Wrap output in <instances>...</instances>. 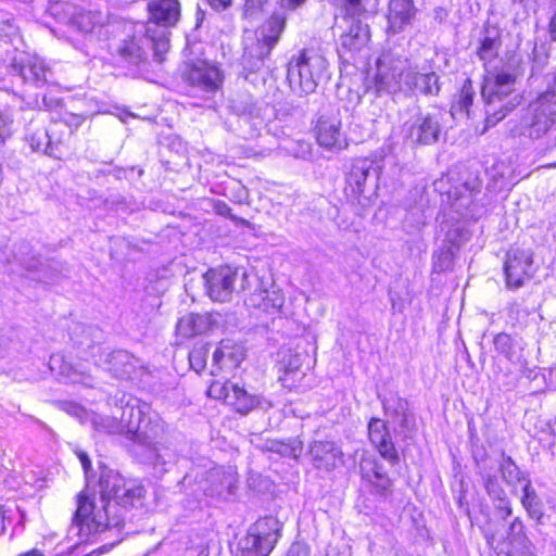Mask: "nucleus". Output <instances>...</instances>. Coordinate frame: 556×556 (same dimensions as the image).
<instances>
[{
  "label": "nucleus",
  "mask_w": 556,
  "mask_h": 556,
  "mask_svg": "<svg viewBox=\"0 0 556 556\" xmlns=\"http://www.w3.org/2000/svg\"><path fill=\"white\" fill-rule=\"evenodd\" d=\"M86 477V489L77 495V507L70 534L77 543L91 541L106 530L119 528L124 521L122 508L136 506L143 496V488L136 480H126L118 472L103 468L99 479V497L90 492L91 462L87 453L75 452Z\"/></svg>",
  "instance_id": "obj_1"
},
{
  "label": "nucleus",
  "mask_w": 556,
  "mask_h": 556,
  "mask_svg": "<svg viewBox=\"0 0 556 556\" xmlns=\"http://www.w3.org/2000/svg\"><path fill=\"white\" fill-rule=\"evenodd\" d=\"M63 409L81 425L104 434H123L134 443L132 454L143 464L157 468L167 463L168 453H162L161 441L166 433V425L160 414L149 404L126 405L122 422L115 417L87 409L83 405L68 402Z\"/></svg>",
  "instance_id": "obj_2"
},
{
  "label": "nucleus",
  "mask_w": 556,
  "mask_h": 556,
  "mask_svg": "<svg viewBox=\"0 0 556 556\" xmlns=\"http://www.w3.org/2000/svg\"><path fill=\"white\" fill-rule=\"evenodd\" d=\"M369 89L378 96L396 92L432 96L439 92L438 76L434 72H421L407 59L387 51L376 62V73L370 80Z\"/></svg>",
  "instance_id": "obj_3"
},
{
  "label": "nucleus",
  "mask_w": 556,
  "mask_h": 556,
  "mask_svg": "<svg viewBox=\"0 0 556 556\" xmlns=\"http://www.w3.org/2000/svg\"><path fill=\"white\" fill-rule=\"evenodd\" d=\"M516 75L507 67L488 68L481 87L485 102L486 124L493 126L520 102L516 91Z\"/></svg>",
  "instance_id": "obj_4"
},
{
  "label": "nucleus",
  "mask_w": 556,
  "mask_h": 556,
  "mask_svg": "<svg viewBox=\"0 0 556 556\" xmlns=\"http://www.w3.org/2000/svg\"><path fill=\"white\" fill-rule=\"evenodd\" d=\"M556 128V72L546 89L522 110L519 124L513 131L532 139L541 138Z\"/></svg>",
  "instance_id": "obj_5"
},
{
  "label": "nucleus",
  "mask_w": 556,
  "mask_h": 556,
  "mask_svg": "<svg viewBox=\"0 0 556 556\" xmlns=\"http://www.w3.org/2000/svg\"><path fill=\"white\" fill-rule=\"evenodd\" d=\"M327 60L315 52L302 51L293 56L287 71L290 88L298 96L313 93L318 84L327 77Z\"/></svg>",
  "instance_id": "obj_6"
},
{
  "label": "nucleus",
  "mask_w": 556,
  "mask_h": 556,
  "mask_svg": "<svg viewBox=\"0 0 556 556\" xmlns=\"http://www.w3.org/2000/svg\"><path fill=\"white\" fill-rule=\"evenodd\" d=\"M344 15L337 26L343 28L340 37L339 53L361 52L369 41L368 26L362 24L358 16L363 12L361 0H343Z\"/></svg>",
  "instance_id": "obj_7"
},
{
  "label": "nucleus",
  "mask_w": 556,
  "mask_h": 556,
  "mask_svg": "<svg viewBox=\"0 0 556 556\" xmlns=\"http://www.w3.org/2000/svg\"><path fill=\"white\" fill-rule=\"evenodd\" d=\"M380 167L374 160L357 159L346 176L345 192L362 206H366L376 195Z\"/></svg>",
  "instance_id": "obj_8"
},
{
  "label": "nucleus",
  "mask_w": 556,
  "mask_h": 556,
  "mask_svg": "<svg viewBox=\"0 0 556 556\" xmlns=\"http://www.w3.org/2000/svg\"><path fill=\"white\" fill-rule=\"evenodd\" d=\"M240 278V288L245 291L251 286V280L256 277L247 273L244 268H231L229 266L212 268L204 275L206 293L216 302H227L236 290V280Z\"/></svg>",
  "instance_id": "obj_9"
},
{
  "label": "nucleus",
  "mask_w": 556,
  "mask_h": 556,
  "mask_svg": "<svg viewBox=\"0 0 556 556\" xmlns=\"http://www.w3.org/2000/svg\"><path fill=\"white\" fill-rule=\"evenodd\" d=\"M278 521L271 517L252 525L239 545L243 556H268L278 541Z\"/></svg>",
  "instance_id": "obj_10"
},
{
  "label": "nucleus",
  "mask_w": 556,
  "mask_h": 556,
  "mask_svg": "<svg viewBox=\"0 0 556 556\" xmlns=\"http://www.w3.org/2000/svg\"><path fill=\"white\" fill-rule=\"evenodd\" d=\"M207 394L232 406L240 414H248L256 407L267 409L271 406L267 400L251 395L243 388L230 381H213L207 389Z\"/></svg>",
  "instance_id": "obj_11"
},
{
  "label": "nucleus",
  "mask_w": 556,
  "mask_h": 556,
  "mask_svg": "<svg viewBox=\"0 0 556 556\" xmlns=\"http://www.w3.org/2000/svg\"><path fill=\"white\" fill-rule=\"evenodd\" d=\"M315 130L317 142L327 150L341 151L349 146L346 135L342 130V117L338 109L324 111L317 119Z\"/></svg>",
  "instance_id": "obj_12"
},
{
  "label": "nucleus",
  "mask_w": 556,
  "mask_h": 556,
  "mask_svg": "<svg viewBox=\"0 0 556 556\" xmlns=\"http://www.w3.org/2000/svg\"><path fill=\"white\" fill-rule=\"evenodd\" d=\"M186 79L193 94L202 93V98L208 99L220 88L223 75L214 64L200 61L190 66Z\"/></svg>",
  "instance_id": "obj_13"
},
{
  "label": "nucleus",
  "mask_w": 556,
  "mask_h": 556,
  "mask_svg": "<svg viewBox=\"0 0 556 556\" xmlns=\"http://www.w3.org/2000/svg\"><path fill=\"white\" fill-rule=\"evenodd\" d=\"M504 271L506 285L509 289H518L523 286L535 271L531 251L511 249L507 253Z\"/></svg>",
  "instance_id": "obj_14"
},
{
  "label": "nucleus",
  "mask_w": 556,
  "mask_h": 556,
  "mask_svg": "<svg viewBox=\"0 0 556 556\" xmlns=\"http://www.w3.org/2000/svg\"><path fill=\"white\" fill-rule=\"evenodd\" d=\"M285 18L279 15H274L268 18L256 31V45L245 48L244 58L256 59L257 62H262L267 58L277 43L285 28Z\"/></svg>",
  "instance_id": "obj_15"
},
{
  "label": "nucleus",
  "mask_w": 556,
  "mask_h": 556,
  "mask_svg": "<svg viewBox=\"0 0 556 556\" xmlns=\"http://www.w3.org/2000/svg\"><path fill=\"white\" fill-rule=\"evenodd\" d=\"M403 132L412 143L432 144L441 134L440 117L438 114H419L404 124Z\"/></svg>",
  "instance_id": "obj_16"
},
{
  "label": "nucleus",
  "mask_w": 556,
  "mask_h": 556,
  "mask_svg": "<svg viewBox=\"0 0 556 556\" xmlns=\"http://www.w3.org/2000/svg\"><path fill=\"white\" fill-rule=\"evenodd\" d=\"M49 368L67 382L92 386L91 367L81 362H73L62 354H53L50 357Z\"/></svg>",
  "instance_id": "obj_17"
},
{
  "label": "nucleus",
  "mask_w": 556,
  "mask_h": 556,
  "mask_svg": "<svg viewBox=\"0 0 556 556\" xmlns=\"http://www.w3.org/2000/svg\"><path fill=\"white\" fill-rule=\"evenodd\" d=\"M304 356L291 349L282 348L278 352V379L287 389L300 387L305 374L302 368Z\"/></svg>",
  "instance_id": "obj_18"
},
{
  "label": "nucleus",
  "mask_w": 556,
  "mask_h": 556,
  "mask_svg": "<svg viewBox=\"0 0 556 556\" xmlns=\"http://www.w3.org/2000/svg\"><path fill=\"white\" fill-rule=\"evenodd\" d=\"M97 350L98 358L94 359V366L103 367L118 378H129L136 364L134 357L126 351L110 352L100 346H92Z\"/></svg>",
  "instance_id": "obj_19"
},
{
  "label": "nucleus",
  "mask_w": 556,
  "mask_h": 556,
  "mask_svg": "<svg viewBox=\"0 0 556 556\" xmlns=\"http://www.w3.org/2000/svg\"><path fill=\"white\" fill-rule=\"evenodd\" d=\"M13 71L26 83L35 85L45 84L49 72L42 59L36 55L21 53L14 58Z\"/></svg>",
  "instance_id": "obj_20"
},
{
  "label": "nucleus",
  "mask_w": 556,
  "mask_h": 556,
  "mask_svg": "<svg viewBox=\"0 0 556 556\" xmlns=\"http://www.w3.org/2000/svg\"><path fill=\"white\" fill-rule=\"evenodd\" d=\"M150 21L147 26L166 28L179 18L180 5L177 0H154L149 3Z\"/></svg>",
  "instance_id": "obj_21"
},
{
  "label": "nucleus",
  "mask_w": 556,
  "mask_h": 556,
  "mask_svg": "<svg viewBox=\"0 0 556 556\" xmlns=\"http://www.w3.org/2000/svg\"><path fill=\"white\" fill-rule=\"evenodd\" d=\"M370 442L377 447L379 454L389 463L396 464L399 454L391 440L386 424L378 418H372L368 424Z\"/></svg>",
  "instance_id": "obj_22"
},
{
  "label": "nucleus",
  "mask_w": 556,
  "mask_h": 556,
  "mask_svg": "<svg viewBox=\"0 0 556 556\" xmlns=\"http://www.w3.org/2000/svg\"><path fill=\"white\" fill-rule=\"evenodd\" d=\"M501 553L506 556H534L532 544L526 536L523 525L519 519L510 523L506 539L502 543Z\"/></svg>",
  "instance_id": "obj_23"
},
{
  "label": "nucleus",
  "mask_w": 556,
  "mask_h": 556,
  "mask_svg": "<svg viewBox=\"0 0 556 556\" xmlns=\"http://www.w3.org/2000/svg\"><path fill=\"white\" fill-rule=\"evenodd\" d=\"M249 306L258 308L268 314L279 313L285 303V295L279 288L270 285L252 292L245 300Z\"/></svg>",
  "instance_id": "obj_24"
},
{
  "label": "nucleus",
  "mask_w": 556,
  "mask_h": 556,
  "mask_svg": "<svg viewBox=\"0 0 556 556\" xmlns=\"http://www.w3.org/2000/svg\"><path fill=\"white\" fill-rule=\"evenodd\" d=\"M206 481L208 485L203 486V491L210 496H223L231 494L236 488L237 477L231 467H214L207 472Z\"/></svg>",
  "instance_id": "obj_25"
},
{
  "label": "nucleus",
  "mask_w": 556,
  "mask_h": 556,
  "mask_svg": "<svg viewBox=\"0 0 556 556\" xmlns=\"http://www.w3.org/2000/svg\"><path fill=\"white\" fill-rule=\"evenodd\" d=\"M416 8L413 0H390L388 10V31L400 33L415 17Z\"/></svg>",
  "instance_id": "obj_26"
},
{
  "label": "nucleus",
  "mask_w": 556,
  "mask_h": 556,
  "mask_svg": "<svg viewBox=\"0 0 556 556\" xmlns=\"http://www.w3.org/2000/svg\"><path fill=\"white\" fill-rule=\"evenodd\" d=\"M309 455L317 468L331 470L342 463L343 453L330 441H316L309 446Z\"/></svg>",
  "instance_id": "obj_27"
},
{
  "label": "nucleus",
  "mask_w": 556,
  "mask_h": 556,
  "mask_svg": "<svg viewBox=\"0 0 556 556\" xmlns=\"http://www.w3.org/2000/svg\"><path fill=\"white\" fill-rule=\"evenodd\" d=\"M241 346L233 345L230 340H223L213 353V367L217 370L231 371L243 361Z\"/></svg>",
  "instance_id": "obj_28"
},
{
  "label": "nucleus",
  "mask_w": 556,
  "mask_h": 556,
  "mask_svg": "<svg viewBox=\"0 0 556 556\" xmlns=\"http://www.w3.org/2000/svg\"><path fill=\"white\" fill-rule=\"evenodd\" d=\"M211 314H187L177 324V332L184 338H191L206 332L214 325Z\"/></svg>",
  "instance_id": "obj_29"
},
{
  "label": "nucleus",
  "mask_w": 556,
  "mask_h": 556,
  "mask_svg": "<svg viewBox=\"0 0 556 556\" xmlns=\"http://www.w3.org/2000/svg\"><path fill=\"white\" fill-rule=\"evenodd\" d=\"M105 23V16L96 11H76L72 18L71 25L83 34L100 33Z\"/></svg>",
  "instance_id": "obj_30"
},
{
  "label": "nucleus",
  "mask_w": 556,
  "mask_h": 556,
  "mask_svg": "<svg viewBox=\"0 0 556 556\" xmlns=\"http://www.w3.org/2000/svg\"><path fill=\"white\" fill-rule=\"evenodd\" d=\"M494 348L514 364H522L525 361L521 339L513 338L507 333H498L494 338Z\"/></svg>",
  "instance_id": "obj_31"
},
{
  "label": "nucleus",
  "mask_w": 556,
  "mask_h": 556,
  "mask_svg": "<svg viewBox=\"0 0 556 556\" xmlns=\"http://www.w3.org/2000/svg\"><path fill=\"white\" fill-rule=\"evenodd\" d=\"M146 39L154 51V58L157 62L164 61V54L169 47L168 31L166 28L146 27Z\"/></svg>",
  "instance_id": "obj_32"
},
{
  "label": "nucleus",
  "mask_w": 556,
  "mask_h": 556,
  "mask_svg": "<svg viewBox=\"0 0 556 556\" xmlns=\"http://www.w3.org/2000/svg\"><path fill=\"white\" fill-rule=\"evenodd\" d=\"M363 477L372 483L379 492L387 491L391 485V480L383 470L382 465L377 462H367L362 465Z\"/></svg>",
  "instance_id": "obj_33"
},
{
  "label": "nucleus",
  "mask_w": 556,
  "mask_h": 556,
  "mask_svg": "<svg viewBox=\"0 0 556 556\" xmlns=\"http://www.w3.org/2000/svg\"><path fill=\"white\" fill-rule=\"evenodd\" d=\"M27 142L34 152H43L48 155L56 156L54 146L59 141H53L51 134L46 129H37L34 134L27 136Z\"/></svg>",
  "instance_id": "obj_34"
},
{
  "label": "nucleus",
  "mask_w": 556,
  "mask_h": 556,
  "mask_svg": "<svg viewBox=\"0 0 556 556\" xmlns=\"http://www.w3.org/2000/svg\"><path fill=\"white\" fill-rule=\"evenodd\" d=\"M265 447L269 452L295 459L302 453L303 443L298 438L289 439L288 441L268 440Z\"/></svg>",
  "instance_id": "obj_35"
},
{
  "label": "nucleus",
  "mask_w": 556,
  "mask_h": 556,
  "mask_svg": "<svg viewBox=\"0 0 556 556\" xmlns=\"http://www.w3.org/2000/svg\"><path fill=\"white\" fill-rule=\"evenodd\" d=\"M473 94H475V91L472 88V84L469 79H467L463 85V88L460 90L457 101L455 103H453L451 106V114L453 116H455L457 114L464 113L468 116L469 108L472 104Z\"/></svg>",
  "instance_id": "obj_36"
},
{
  "label": "nucleus",
  "mask_w": 556,
  "mask_h": 556,
  "mask_svg": "<svg viewBox=\"0 0 556 556\" xmlns=\"http://www.w3.org/2000/svg\"><path fill=\"white\" fill-rule=\"evenodd\" d=\"M382 405L388 415L401 417V422H407V402L396 394L382 399Z\"/></svg>",
  "instance_id": "obj_37"
},
{
  "label": "nucleus",
  "mask_w": 556,
  "mask_h": 556,
  "mask_svg": "<svg viewBox=\"0 0 556 556\" xmlns=\"http://www.w3.org/2000/svg\"><path fill=\"white\" fill-rule=\"evenodd\" d=\"M522 491H523V494L521 496L522 506L527 509V511L532 517L539 518L541 516L540 503H539L536 493L531 485L530 480H525V483L522 484Z\"/></svg>",
  "instance_id": "obj_38"
},
{
  "label": "nucleus",
  "mask_w": 556,
  "mask_h": 556,
  "mask_svg": "<svg viewBox=\"0 0 556 556\" xmlns=\"http://www.w3.org/2000/svg\"><path fill=\"white\" fill-rule=\"evenodd\" d=\"M498 48L500 42L496 38L485 36L481 41V45L478 49V55L480 60L484 62L485 71L488 68H493L491 63L493 59L497 55Z\"/></svg>",
  "instance_id": "obj_39"
},
{
  "label": "nucleus",
  "mask_w": 556,
  "mask_h": 556,
  "mask_svg": "<svg viewBox=\"0 0 556 556\" xmlns=\"http://www.w3.org/2000/svg\"><path fill=\"white\" fill-rule=\"evenodd\" d=\"M503 479L510 485L528 480L510 457H504L500 465Z\"/></svg>",
  "instance_id": "obj_40"
},
{
  "label": "nucleus",
  "mask_w": 556,
  "mask_h": 556,
  "mask_svg": "<svg viewBox=\"0 0 556 556\" xmlns=\"http://www.w3.org/2000/svg\"><path fill=\"white\" fill-rule=\"evenodd\" d=\"M455 250L452 247L442 245L439 251L433 254V268L435 271L448 270L454 261Z\"/></svg>",
  "instance_id": "obj_41"
},
{
  "label": "nucleus",
  "mask_w": 556,
  "mask_h": 556,
  "mask_svg": "<svg viewBox=\"0 0 556 556\" xmlns=\"http://www.w3.org/2000/svg\"><path fill=\"white\" fill-rule=\"evenodd\" d=\"M207 353H208V348L206 344L195 346L189 353L190 367L194 371L200 372L201 370H203L205 368Z\"/></svg>",
  "instance_id": "obj_42"
},
{
  "label": "nucleus",
  "mask_w": 556,
  "mask_h": 556,
  "mask_svg": "<svg viewBox=\"0 0 556 556\" xmlns=\"http://www.w3.org/2000/svg\"><path fill=\"white\" fill-rule=\"evenodd\" d=\"M467 240L468 232L457 227L447 231L443 244L452 247V249L456 251Z\"/></svg>",
  "instance_id": "obj_43"
},
{
  "label": "nucleus",
  "mask_w": 556,
  "mask_h": 556,
  "mask_svg": "<svg viewBox=\"0 0 556 556\" xmlns=\"http://www.w3.org/2000/svg\"><path fill=\"white\" fill-rule=\"evenodd\" d=\"M483 480L488 494L494 500L504 501L505 492L500 485L497 478L491 475H483Z\"/></svg>",
  "instance_id": "obj_44"
},
{
  "label": "nucleus",
  "mask_w": 556,
  "mask_h": 556,
  "mask_svg": "<svg viewBox=\"0 0 556 556\" xmlns=\"http://www.w3.org/2000/svg\"><path fill=\"white\" fill-rule=\"evenodd\" d=\"M14 119L9 111H0V143H3L13 134Z\"/></svg>",
  "instance_id": "obj_45"
},
{
  "label": "nucleus",
  "mask_w": 556,
  "mask_h": 556,
  "mask_svg": "<svg viewBox=\"0 0 556 556\" xmlns=\"http://www.w3.org/2000/svg\"><path fill=\"white\" fill-rule=\"evenodd\" d=\"M121 53L131 61H138L143 56V51L141 47L131 41L130 43H125V46L121 49Z\"/></svg>",
  "instance_id": "obj_46"
},
{
  "label": "nucleus",
  "mask_w": 556,
  "mask_h": 556,
  "mask_svg": "<svg viewBox=\"0 0 556 556\" xmlns=\"http://www.w3.org/2000/svg\"><path fill=\"white\" fill-rule=\"evenodd\" d=\"M285 556H311V549L308 545L303 542H294L288 548Z\"/></svg>",
  "instance_id": "obj_47"
},
{
  "label": "nucleus",
  "mask_w": 556,
  "mask_h": 556,
  "mask_svg": "<svg viewBox=\"0 0 556 556\" xmlns=\"http://www.w3.org/2000/svg\"><path fill=\"white\" fill-rule=\"evenodd\" d=\"M85 121V116L80 114H70L65 118V124L71 129L70 132H73V129L78 128Z\"/></svg>",
  "instance_id": "obj_48"
},
{
  "label": "nucleus",
  "mask_w": 556,
  "mask_h": 556,
  "mask_svg": "<svg viewBox=\"0 0 556 556\" xmlns=\"http://www.w3.org/2000/svg\"><path fill=\"white\" fill-rule=\"evenodd\" d=\"M211 8L215 11H224L229 8L232 0H207Z\"/></svg>",
  "instance_id": "obj_49"
},
{
  "label": "nucleus",
  "mask_w": 556,
  "mask_h": 556,
  "mask_svg": "<svg viewBox=\"0 0 556 556\" xmlns=\"http://www.w3.org/2000/svg\"><path fill=\"white\" fill-rule=\"evenodd\" d=\"M307 0H280V5L287 10H295L303 5Z\"/></svg>",
  "instance_id": "obj_50"
},
{
  "label": "nucleus",
  "mask_w": 556,
  "mask_h": 556,
  "mask_svg": "<svg viewBox=\"0 0 556 556\" xmlns=\"http://www.w3.org/2000/svg\"><path fill=\"white\" fill-rule=\"evenodd\" d=\"M143 403H140L139 401L135 400L132 402H127L124 406H122L119 409L115 410L114 415L112 417H115L118 422H122V414L126 405H142Z\"/></svg>",
  "instance_id": "obj_51"
},
{
  "label": "nucleus",
  "mask_w": 556,
  "mask_h": 556,
  "mask_svg": "<svg viewBox=\"0 0 556 556\" xmlns=\"http://www.w3.org/2000/svg\"><path fill=\"white\" fill-rule=\"evenodd\" d=\"M7 514V510L3 509L2 507H0V534L3 533V531L5 530V516Z\"/></svg>",
  "instance_id": "obj_52"
},
{
  "label": "nucleus",
  "mask_w": 556,
  "mask_h": 556,
  "mask_svg": "<svg viewBox=\"0 0 556 556\" xmlns=\"http://www.w3.org/2000/svg\"><path fill=\"white\" fill-rule=\"evenodd\" d=\"M549 30L552 38L556 40V11L549 23Z\"/></svg>",
  "instance_id": "obj_53"
},
{
  "label": "nucleus",
  "mask_w": 556,
  "mask_h": 556,
  "mask_svg": "<svg viewBox=\"0 0 556 556\" xmlns=\"http://www.w3.org/2000/svg\"><path fill=\"white\" fill-rule=\"evenodd\" d=\"M18 556H45L41 551L34 548Z\"/></svg>",
  "instance_id": "obj_54"
},
{
  "label": "nucleus",
  "mask_w": 556,
  "mask_h": 556,
  "mask_svg": "<svg viewBox=\"0 0 556 556\" xmlns=\"http://www.w3.org/2000/svg\"><path fill=\"white\" fill-rule=\"evenodd\" d=\"M18 262H20L21 264H23V265H24L26 268H28V269L33 268V266H31L30 264H28V263H27L25 260H23V258L18 260Z\"/></svg>",
  "instance_id": "obj_55"
},
{
  "label": "nucleus",
  "mask_w": 556,
  "mask_h": 556,
  "mask_svg": "<svg viewBox=\"0 0 556 556\" xmlns=\"http://www.w3.org/2000/svg\"><path fill=\"white\" fill-rule=\"evenodd\" d=\"M505 510H506V515H507V516L511 514V509H510V507L505 506Z\"/></svg>",
  "instance_id": "obj_56"
},
{
  "label": "nucleus",
  "mask_w": 556,
  "mask_h": 556,
  "mask_svg": "<svg viewBox=\"0 0 556 556\" xmlns=\"http://www.w3.org/2000/svg\"><path fill=\"white\" fill-rule=\"evenodd\" d=\"M391 302H392V308L395 309L397 307L395 301L393 299H391Z\"/></svg>",
  "instance_id": "obj_57"
},
{
  "label": "nucleus",
  "mask_w": 556,
  "mask_h": 556,
  "mask_svg": "<svg viewBox=\"0 0 556 556\" xmlns=\"http://www.w3.org/2000/svg\"><path fill=\"white\" fill-rule=\"evenodd\" d=\"M211 372H212V375H216L217 374L215 369H212Z\"/></svg>",
  "instance_id": "obj_58"
},
{
  "label": "nucleus",
  "mask_w": 556,
  "mask_h": 556,
  "mask_svg": "<svg viewBox=\"0 0 556 556\" xmlns=\"http://www.w3.org/2000/svg\"><path fill=\"white\" fill-rule=\"evenodd\" d=\"M254 67H255V68H258V67H257V64H253V65H252V70H253Z\"/></svg>",
  "instance_id": "obj_59"
}]
</instances>
